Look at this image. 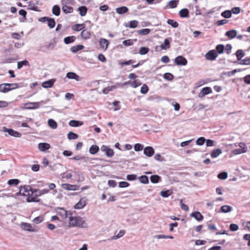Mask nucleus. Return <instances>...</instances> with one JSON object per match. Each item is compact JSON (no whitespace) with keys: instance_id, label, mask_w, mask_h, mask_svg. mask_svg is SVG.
<instances>
[{"instance_id":"nucleus-1","label":"nucleus","mask_w":250,"mask_h":250,"mask_svg":"<svg viewBox=\"0 0 250 250\" xmlns=\"http://www.w3.org/2000/svg\"><path fill=\"white\" fill-rule=\"evenodd\" d=\"M69 225L72 227H76L82 228H86L87 223L85 220L79 216H72L71 214L69 216Z\"/></svg>"},{"instance_id":"nucleus-2","label":"nucleus","mask_w":250,"mask_h":250,"mask_svg":"<svg viewBox=\"0 0 250 250\" xmlns=\"http://www.w3.org/2000/svg\"><path fill=\"white\" fill-rule=\"evenodd\" d=\"M205 57L207 60L213 61L218 57V54L215 50H211L205 54Z\"/></svg>"},{"instance_id":"nucleus-3","label":"nucleus","mask_w":250,"mask_h":250,"mask_svg":"<svg viewBox=\"0 0 250 250\" xmlns=\"http://www.w3.org/2000/svg\"><path fill=\"white\" fill-rule=\"evenodd\" d=\"M239 148H237L232 150V153L234 155H238L241 153H245L247 151V148L245 146V144L243 143H240L238 144Z\"/></svg>"},{"instance_id":"nucleus-4","label":"nucleus","mask_w":250,"mask_h":250,"mask_svg":"<svg viewBox=\"0 0 250 250\" xmlns=\"http://www.w3.org/2000/svg\"><path fill=\"white\" fill-rule=\"evenodd\" d=\"M174 61L178 65H186L188 63L187 59L182 56L177 57Z\"/></svg>"},{"instance_id":"nucleus-5","label":"nucleus","mask_w":250,"mask_h":250,"mask_svg":"<svg viewBox=\"0 0 250 250\" xmlns=\"http://www.w3.org/2000/svg\"><path fill=\"white\" fill-rule=\"evenodd\" d=\"M101 149L102 151L105 152V154L108 157H111L114 155L113 150L109 148L106 146L103 145Z\"/></svg>"},{"instance_id":"nucleus-6","label":"nucleus","mask_w":250,"mask_h":250,"mask_svg":"<svg viewBox=\"0 0 250 250\" xmlns=\"http://www.w3.org/2000/svg\"><path fill=\"white\" fill-rule=\"evenodd\" d=\"M212 92V89L209 87H206L201 90L200 93H199L198 97L199 98H203L205 95L211 93Z\"/></svg>"},{"instance_id":"nucleus-7","label":"nucleus","mask_w":250,"mask_h":250,"mask_svg":"<svg viewBox=\"0 0 250 250\" xmlns=\"http://www.w3.org/2000/svg\"><path fill=\"white\" fill-rule=\"evenodd\" d=\"M40 102H34V103H26L25 105L26 108L28 109H35L39 107Z\"/></svg>"},{"instance_id":"nucleus-8","label":"nucleus","mask_w":250,"mask_h":250,"mask_svg":"<svg viewBox=\"0 0 250 250\" xmlns=\"http://www.w3.org/2000/svg\"><path fill=\"white\" fill-rule=\"evenodd\" d=\"M154 153V150L151 146H147L144 149V154L147 157H151Z\"/></svg>"},{"instance_id":"nucleus-9","label":"nucleus","mask_w":250,"mask_h":250,"mask_svg":"<svg viewBox=\"0 0 250 250\" xmlns=\"http://www.w3.org/2000/svg\"><path fill=\"white\" fill-rule=\"evenodd\" d=\"M58 214L60 215L62 219L66 218L68 216H70L71 213H68V211L63 208H59L57 210Z\"/></svg>"},{"instance_id":"nucleus-10","label":"nucleus","mask_w":250,"mask_h":250,"mask_svg":"<svg viewBox=\"0 0 250 250\" xmlns=\"http://www.w3.org/2000/svg\"><path fill=\"white\" fill-rule=\"evenodd\" d=\"M49 190L48 189H43L42 190L34 189L31 190L32 193H36V195L38 196H41L42 195L47 194L49 192Z\"/></svg>"},{"instance_id":"nucleus-11","label":"nucleus","mask_w":250,"mask_h":250,"mask_svg":"<svg viewBox=\"0 0 250 250\" xmlns=\"http://www.w3.org/2000/svg\"><path fill=\"white\" fill-rule=\"evenodd\" d=\"M130 84L131 86L134 88H136L138 87L139 85H140V83H139L137 81H134L133 82H125L124 83H118V85H121L122 87L124 86L125 85Z\"/></svg>"},{"instance_id":"nucleus-12","label":"nucleus","mask_w":250,"mask_h":250,"mask_svg":"<svg viewBox=\"0 0 250 250\" xmlns=\"http://www.w3.org/2000/svg\"><path fill=\"white\" fill-rule=\"evenodd\" d=\"M62 188L68 190H76L78 188V186L69 184H62Z\"/></svg>"},{"instance_id":"nucleus-13","label":"nucleus","mask_w":250,"mask_h":250,"mask_svg":"<svg viewBox=\"0 0 250 250\" xmlns=\"http://www.w3.org/2000/svg\"><path fill=\"white\" fill-rule=\"evenodd\" d=\"M38 197L39 196L36 195V193H32V192H31V194H30V195H28V197L27 198L26 201L28 202H37L39 201Z\"/></svg>"},{"instance_id":"nucleus-14","label":"nucleus","mask_w":250,"mask_h":250,"mask_svg":"<svg viewBox=\"0 0 250 250\" xmlns=\"http://www.w3.org/2000/svg\"><path fill=\"white\" fill-rule=\"evenodd\" d=\"M99 44L101 48L106 50L108 46L109 42L106 39L101 38L100 40Z\"/></svg>"},{"instance_id":"nucleus-15","label":"nucleus","mask_w":250,"mask_h":250,"mask_svg":"<svg viewBox=\"0 0 250 250\" xmlns=\"http://www.w3.org/2000/svg\"><path fill=\"white\" fill-rule=\"evenodd\" d=\"M4 131L8 132V134L12 136L15 137H21V134L20 133L12 129H7L5 128Z\"/></svg>"},{"instance_id":"nucleus-16","label":"nucleus","mask_w":250,"mask_h":250,"mask_svg":"<svg viewBox=\"0 0 250 250\" xmlns=\"http://www.w3.org/2000/svg\"><path fill=\"white\" fill-rule=\"evenodd\" d=\"M38 148L41 151H45L50 148V145L46 143H41L38 145Z\"/></svg>"},{"instance_id":"nucleus-17","label":"nucleus","mask_w":250,"mask_h":250,"mask_svg":"<svg viewBox=\"0 0 250 250\" xmlns=\"http://www.w3.org/2000/svg\"><path fill=\"white\" fill-rule=\"evenodd\" d=\"M21 228L24 230L28 231H34V229H32V225L29 223H22L21 224Z\"/></svg>"},{"instance_id":"nucleus-18","label":"nucleus","mask_w":250,"mask_h":250,"mask_svg":"<svg viewBox=\"0 0 250 250\" xmlns=\"http://www.w3.org/2000/svg\"><path fill=\"white\" fill-rule=\"evenodd\" d=\"M190 216L194 217L198 221H201L203 219V215L198 211L191 213Z\"/></svg>"},{"instance_id":"nucleus-19","label":"nucleus","mask_w":250,"mask_h":250,"mask_svg":"<svg viewBox=\"0 0 250 250\" xmlns=\"http://www.w3.org/2000/svg\"><path fill=\"white\" fill-rule=\"evenodd\" d=\"M55 82V80L53 79L45 81L42 83V86L45 88L51 87L53 85Z\"/></svg>"},{"instance_id":"nucleus-20","label":"nucleus","mask_w":250,"mask_h":250,"mask_svg":"<svg viewBox=\"0 0 250 250\" xmlns=\"http://www.w3.org/2000/svg\"><path fill=\"white\" fill-rule=\"evenodd\" d=\"M225 35L229 39H233L237 35V31L236 30H230L226 32Z\"/></svg>"},{"instance_id":"nucleus-21","label":"nucleus","mask_w":250,"mask_h":250,"mask_svg":"<svg viewBox=\"0 0 250 250\" xmlns=\"http://www.w3.org/2000/svg\"><path fill=\"white\" fill-rule=\"evenodd\" d=\"M170 47V42L168 39H166L164 40V42L162 43L160 47L161 49L167 50Z\"/></svg>"},{"instance_id":"nucleus-22","label":"nucleus","mask_w":250,"mask_h":250,"mask_svg":"<svg viewBox=\"0 0 250 250\" xmlns=\"http://www.w3.org/2000/svg\"><path fill=\"white\" fill-rule=\"evenodd\" d=\"M86 205L85 200L83 199H81L79 202L75 205V208L76 209H82Z\"/></svg>"},{"instance_id":"nucleus-23","label":"nucleus","mask_w":250,"mask_h":250,"mask_svg":"<svg viewBox=\"0 0 250 250\" xmlns=\"http://www.w3.org/2000/svg\"><path fill=\"white\" fill-rule=\"evenodd\" d=\"M179 14L181 18H188L189 11L187 8L182 9L179 11Z\"/></svg>"},{"instance_id":"nucleus-24","label":"nucleus","mask_w":250,"mask_h":250,"mask_svg":"<svg viewBox=\"0 0 250 250\" xmlns=\"http://www.w3.org/2000/svg\"><path fill=\"white\" fill-rule=\"evenodd\" d=\"M10 91L8 86V83H4L0 84V92L2 93H7Z\"/></svg>"},{"instance_id":"nucleus-25","label":"nucleus","mask_w":250,"mask_h":250,"mask_svg":"<svg viewBox=\"0 0 250 250\" xmlns=\"http://www.w3.org/2000/svg\"><path fill=\"white\" fill-rule=\"evenodd\" d=\"M66 77L69 79H74L78 81L80 80V77L74 72H68L66 74Z\"/></svg>"},{"instance_id":"nucleus-26","label":"nucleus","mask_w":250,"mask_h":250,"mask_svg":"<svg viewBox=\"0 0 250 250\" xmlns=\"http://www.w3.org/2000/svg\"><path fill=\"white\" fill-rule=\"evenodd\" d=\"M81 36L84 40L89 39L91 37V32L87 30H84L81 32Z\"/></svg>"},{"instance_id":"nucleus-27","label":"nucleus","mask_w":250,"mask_h":250,"mask_svg":"<svg viewBox=\"0 0 250 250\" xmlns=\"http://www.w3.org/2000/svg\"><path fill=\"white\" fill-rule=\"evenodd\" d=\"M84 48V46L83 45L79 44L72 46L70 48V50L73 53H76L78 51L81 50Z\"/></svg>"},{"instance_id":"nucleus-28","label":"nucleus","mask_w":250,"mask_h":250,"mask_svg":"<svg viewBox=\"0 0 250 250\" xmlns=\"http://www.w3.org/2000/svg\"><path fill=\"white\" fill-rule=\"evenodd\" d=\"M83 125V122L79 121L71 120L69 122V125L73 127H78Z\"/></svg>"},{"instance_id":"nucleus-29","label":"nucleus","mask_w":250,"mask_h":250,"mask_svg":"<svg viewBox=\"0 0 250 250\" xmlns=\"http://www.w3.org/2000/svg\"><path fill=\"white\" fill-rule=\"evenodd\" d=\"M222 151V150L220 148H217L213 150L210 153V155L212 158H215L219 156L221 153Z\"/></svg>"},{"instance_id":"nucleus-30","label":"nucleus","mask_w":250,"mask_h":250,"mask_svg":"<svg viewBox=\"0 0 250 250\" xmlns=\"http://www.w3.org/2000/svg\"><path fill=\"white\" fill-rule=\"evenodd\" d=\"M128 10V9L127 7L125 6H122L120 7L117 8L116 9V12L120 15L124 14L125 13H126Z\"/></svg>"},{"instance_id":"nucleus-31","label":"nucleus","mask_w":250,"mask_h":250,"mask_svg":"<svg viewBox=\"0 0 250 250\" xmlns=\"http://www.w3.org/2000/svg\"><path fill=\"white\" fill-rule=\"evenodd\" d=\"M76 39V38L74 36H68L65 38L63 41L65 44H68L74 42Z\"/></svg>"},{"instance_id":"nucleus-32","label":"nucleus","mask_w":250,"mask_h":250,"mask_svg":"<svg viewBox=\"0 0 250 250\" xmlns=\"http://www.w3.org/2000/svg\"><path fill=\"white\" fill-rule=\"evenodd\" d=\"M63 12L65 14L71 13L73 11V8L70 6L64 5L62 7Z\"/></svg>"},{"instance_id":"nucleus-33","label":"nucleus","mask_w":250,"mask_h":250,"mask_svg":"<svg viewBox=\"0 0 250 250\" xmlns=\"http://www.w3.org/2000/svg\"><path fill=\"white\" fill-rule=\"evenodd\" d=\"M20 188L23 189L22 192H23L24 193H25L26 196L29 195L30 194V192H31V190H33V189H32L29 186H24L23 187L21 186L20 187Z\"/></svg>"},{"instance_id":"nucleus-34","label":"nucleus","mask_w":250,"mask_h":250,"mask_svg":"<svg viewBox=\"0 0 250 250\" xmlns=\"http://www.w3.org/2000/svg\"><path fill=\"white\" fill-rule=\"evenodd\" d=\"M235 54L238 61H241V59L245 55L244 52L241 49L238 50Z\"/></svg>"},{"instance_id":"nucleus-35","label":"nucleus","mask_w":250,"mask_h":250,"mask_svg":"<svg viewBox=\"0 0 250 250\" xmlns=\"http://www.w3.org/2000/svg\"><path fill=\"white\" fill-rule=\"evenodd\" d=\"M60 12H61L60 8L58 5H55L53 6L52 13L54 15H55V16H58L60 14Z\"/></svg>"},{"instance_id":"nucleus-36","label":"nucleus","mask_w":250,"mask_h":250,"mask_svg":"<svg viewBox=\"0 0 250 250\" xmlns=\"http://www.w3.org/2000/svg\"><path fill=\"white\" fill-rule=\"evenodd\" d=\"M221 212L224 213H228L230 212L232 210V208L229 206L224 205L221 207Z\"/></svg>"},{"instance_id":"nucleus-37","label":"nucleus","mask_w":250,"mask_h":250,"mask_svg":"<svg viewBox=\"0 0 250 250\" xmlns=\"http://www.w3.org/2000/svg\"><path fill=\"white\" fill-rule=\"evenodd\" d=\"M161 177L157 175H152L150 178L151 182L155 184L158 183Z\"/></svg>"},{"instance_id":"nucleus-38","label":"nucleus","mask_w":250,"mask_h":250,"mask_svg":"<svg viewBox=\"0 0 250 250\" xmlns=\"http://www.w3.org/2000/svg\"><path fill=\"white\" fill-rule=\"evenodd\" d=\"M78 10L81 16H84L87 13V8L85 6H82L79 7Z\"/></svg>"},{"instance_id":"nucleus-39","label":"nucleus","mask_w":250,"mask_h":250,"mask_svg":"<svg viewBox=\"0 0 250 250\" xmlns=\"http://www.w3.org/2000/svg\"><path fill=\"white\" fill-rule=\"evenodd\" d=\"M172 192L171 190H167L166 191H161L160 194L163 197L167 198L169 195H171Z\"/></svg>"},{"instance_id":"nucleus-40","label":"nucleus","mask_w":250,"mask_h":250,"mask_svg":"<svg viewBox=\"0 0 250 250\" xmlns=\"http://www.w3.org/2000/svg\"><path fill=\"white\" fill-rule=\"evenodd\" d=\"M99 147L96 145H92L89 148V152L91 154H95L98 152Z\"/></svg>"},{"instance_id":"nucleus-41","label":"nucleus","mask_w":250,"mask_h":250,"mask_svg":"<svg viewBox=\"0 0 250 250\" xmlns=\"http://www.w3.org/2000/svg\"><path fill=\"white\" fill-rule=\"evenodd\" d=\"M150 32V30L148 28H145L140 29L137 31V33L138 34L141 35H146Z\"/></svg>"},{"instance_id":"nucleus-42","label":"nucleus","mask_w":250,"mask_h":250,"mask_svg":"<svg viewBox=\"0 0 250 250\" xmlns=\"http://www.w3.org/2000/svg\"><path fill=\"white\" fill-rule=\"evenodd\" d=\"M20 183V181L17 179H13L9 180L7 184L10 186H17Z\"/></svg>"},{"instance_id":"nucleus-43","label":"nucleus","mask_w":250,"mask_h":250,"mask_svg":"<svg viewBox=\"0 0 250 250\" xmlns=\"http://www.w3.org/2000/svg\"><path fill=\"white\" fill-rule=\"evenodd\" d=\"M225 49V46L223 44H219L216 46L215 50L216 52L219 54H222L223 53Z\"/></svg>"},{"instance_id":"nucleus-44","label":"nucleus","mask_w":250,"mask_h":250,"mask_svg":"<svg viewBox=\"0 0 250 250\" xmlns=\"http://www.w3.org/2000/svg\"><path fill=\"white\" fill-rule=\"evenodd\" d=\"M178 2V0H172L168 2L167 5L171 8H174L176 7Z\"/></svg>"},{"instance_id":"nucleus-45","label":"nucleus","mask_w":250,"mask_h":250,"mask_svg":"<svg viewBox=\"0 0 250 250\" xmlns=\"http://www.w3.org/2000/svg\"><path fill=\"white\" fill-rule=\"evenodd\" d=\"M23 65L29 66V62L27 60L19 62L17 64L18 69H21L23 66Z\"/></svg>"},{"instance_id":"nucleus-46","label":"nucleus","mask_w":250,"mask_h":250,"mask_svg":"<svg viewBox=\"0 0 250 250\" xmlns=\"http://www.w3.org/2000/svg\"><path fill=\"white\" fill-rule=\"evenodd\" d=\"M48 124L49 126L52 129H56L57 127V123L53 119H49Z\"/></svg>"},{"instance_id":"nucleus-47","label":"nucleus","mask_w":250,"mask_h":250,"mask_svg":"<svg viewBox=\"0 0 250 250\" xmlns=\"http://www.w3.org/2000/svg\"><path fill=\"white\" fill-rule=\"evenodd\" d=\"M139 180L141 183L145 184H148L149 182L148 178L146 175L141 176L140 177H139Z\"/></svg>"},{"instance_id":"nucleus-48","label":"nucleus","mask_w":250,"mask_h":250,"mask_svg":"<svg viewBox=\"0 0 250 250\" xmlns=\"http://www.w3.org/2000/svg\"><path fill=\"white\" fill-rule=\"evenodd\" d=\"M125 233V231L124 230H121L119 232V233L117 234L116 236H113L111 237L110 239V240H113V239H117L121 237H122Z\"/></svg>"},{"instance_id":"nucleus-49","label":"nucleus","mask_w":250,"mask_h":250,"mask_svg":"<svg viewBox=\"0 0 250 250\" xmlns=\"http://www.w3.org/2000/svg\"><path fill=\"white\" fill-rule=\"evenodd\" d=\"M47 24L50 28H54L56 24L54 19L49 18V20L47 21Z\"/></svg>"},{"instance_id":"nucleus-50","label":"nucleus","mask_w":250,"mask_h":250,"mask_svg":"<svg viewBox=\"0 0 250 250\" xmlns=\"http://www.w3.org/2000/svg\"><path fill=\"white\" fill-rule=\"evenodd\" d=\"M149 50L148 47H141L139 49V53L142 55H145L148 52Z\"/></svg>"},{"instance_id":"nucleus-51","label":"nucleus","mask_w":250,"mask_h":250,"mask_svg":"<svg viewBox=\"0 0 250 250\" xmlns=\"http://www.w3.org/2000/svg\"><path fill=\"white\" fill-rule=\"evenodd\" d=\"M221 16L225 18H229L231 17V11L226 10L221 13Z\"/></svg>"},{"instance_id":"nucleus-52","label":"nucleus","mask_w":250,"mask_h":250,"mask_svg":"<svg viewBox=\"0 0 250 250\" xmlns=\"http://www.w3.org/2000/svg\"><path fill=\"white\" fill-rule=\"evenodd\" d=\"M167 23L174 28H176L178 26V23L173 20H168L167 21Z\"/></svg>"},{"instance_id":"nucleus-53","label":"nucleus","mask_w":250,"mask_h":250,"mask_svg":"<svg viewBox=\"0 0 250 250\" xmlns=\"http://www.w3.org/2000/svg\"><path fill=\"white\" fill-rule=\"evenodd\" d=\"M67 137L69 140H75L78 138V135L72 132H69L67 134Z\"/></svg>"},{"instance_id":"nucleus-54","label":"nucleus","mask_w":250,"mask_h":250,"mask_svg":"<svg viewBox=\"0 0 250 250\" xmlns=\"http://www.w3.org/2000/svg\"><path fill=\"white\" fill-rule=\"evenodd\" d=\"M206 139L203 137H201L196 140V144L198 146H202L205 142Z\"/></svg>"},{"instance_id":"nucleus-55","label":"nucleus","mask_w":250,"mask_h":250,"mask_svg":"<svg viewBox=\"0 0 250 250\" xmlns=\"http://www.w3.org/2000/svg\"><path fill=\"white\" fill-rule=\"evenodd\" d=\"M83 28V25L80 24H76L72 27L73 30L79 31L81 30Z\"/></svg>"},{"instance_id":"nucleus-56","label":"nucleus","mask_w":250,"mask_h":250,"mask_svg":"<svg viewBox=\"0 0 250 250\" xmlns=\"http://www.w3.org/2000/svg\"><path fill=\"white\" fill-rule=\"evenodd\" d=\"M228 177V173L226 172H222L218 175V178L220 179L225 180Z\"/></svg>"},{"instance_id":"nucleus-57","label":"nucleus","mask_w":250,"mask_h":250,"mask_svg":"<svg viewBox=\"0 0 250 250\" xmlns=\"http://www.w3.org/2000/svg\"><path fill=\"white\" fill-rule=\"evenodd\" d=\"M163 78L168 81H171L173 78V76L169 73H166L164 74Z\"/></svg>"},{"instance_id":"nucleus-58","label":"nucleus","mask_w":250,"mask_h":250,"mask_svg":"<svg viewBox=\"0 0 250 250\" xmlns=\"http://www.w3.org/2000/svg\"><path fill=\"white\" fill-rule=\"evenodd\" d=\"M148 91V87L146 84H143L141 88V93L143 94H145L147 93Z\"/></svg>"},{"instance_id":"nucleus-59","label":"nucleus","mask_w":250,"mask_h":250,"mask_svg":"<svg viewBox=\"0 0 250 250\" xmlns=\"http://www.w3.org/2000/svg\"><path fill=\"white\" fill-rule=\"evenodd\" d=\"M129 27L131 28H136L138 24V22L136 21V20H133V21H131L129 22Z\"/></svg>"},{"instance_id":"nucleus-60","label":"nucleus","mask_w":250,"mask_h":250,"mask_svg":"<svg viewBox=\"0 0 250 250\" xmlns=\"http://www.w3.org/2000/svg\"><path fill=\"white\" fill-rule=\"evenodd\" d=\"M241 65H250V57L246 58L244 60H242L239 63Z\"/></svg>"},{"instance_id":"nucleus-61","label":"nucleus","mask_w":250,"mask_h":250,"mask_svg":"<svg viewBox=\"0 0 250 250\" xmlns=\"http://www.w3.org/2000/svg\"><path fill=\"white\" fill-rule=\"evenodd\" d=\"M42 221L43 218L41 216L36 217L33 220V222L36 224L41 223Z\"/></svg>"},{"instance_id":"nucleus-62","label":"nucleus","mask_w":250,"mask_h":250,"mask_svg":"<svg viewBox=\"0 0 250 250\" xmlns=\"http://www.w3.org/2000/svg\"><path fill=\"white\" fill-rule=\"evenodd\" d=\"M8 86L10 89V91L15 89L17 88H18V84L17 83H8Z\"/></svg>"},{"instance_id":"nucleus-63","label":"nucleus","mask_w":250,"mask_h":250,"mask_svg":"<svg viewBox=\"0 0 250 250\" xmlns=\"http://www.w3.org/2000/svg\"><path fill=\"white\" fill-rule=\"evenodd\" d=\"M143 149V146L140 144H136L134 146V150L136 151L142 150Z\"/></svg>"},{"instance_id":"nucleus-64","label":"nucleus","mask_w":250,"mask_h":250,"mask_svg":"<svg viewBox=\"0 0 250 250\" xmlns=\"http://www.w3.org/2000/svg\"><path fill=\"white\" fill-rule=\"evenodd\" d=\"M230 230L233 231H236L238 229L239 227L237 225L235 224H231L229 226Z\"/></svg>"}]
</instances>
